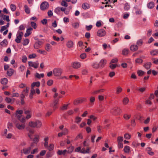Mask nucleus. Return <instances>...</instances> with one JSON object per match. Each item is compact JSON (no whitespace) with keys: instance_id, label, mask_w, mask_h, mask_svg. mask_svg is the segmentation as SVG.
<instances>
[{"instance_id":"b1692460","label":"nucleus","mask_w":158,"mask_h":158,"mask_svg":"<svg viewBox=\"0 0 158 158\" xmlns=\"http://www.w3.org/2000/svg\"><path fill=\"white\" fill-rule=\"evenodd\" d=\"M14 70L12 69H9L7 72V74L9 76H11L13 73Z\"/></svg>"},{"instance_id":"20e7f679","label":"nucleus","mask_w":158,"mask_h":158,"mask_svg":"<svg viewBox=\"0 0 158 158\" xmlns=\"http://www.w3.org/2000/svg\"><path fill=\"white\" fill-rule=\"evenodd\" d=\"M71 66L73 69H77L81 67V64L79 62L74 61L72 63Z\"/></svg>"},{"instance_id":"c03bdc74","label":"nucleus","mask_w":158,"mask_h":158,"mask_svg":"<svg viewBox=\"0 0 158 158\" xmlns=\"http://www.w3.org/2000/svg\"><path fill=\"white\" fill-rule=\"evenodd\" d=\"M10 8L11 10L12 11H15L16 9V6L13 4H11L10 5Z\"/></svg>"},{"instance_id":"a211bd4d","label":"nucleus","mask_w":158,"mask_h":158,"mask_svg":"<svg viewBox=\"0 0 158 158\" xmlns=\"http://www.w3.org/2000/svg\"><path fill=\"white\" fill-rule=\"evenodd\" d=\"M130 49L132 51H135L138 49V47L136 45H133L130 47Z\"/></svg>"},{"instance_id":"6ab92c4d","label":"nucleus","mask_w":158,"mask_h":158,"mask_svg":"<svg viewBox=\"0 0 158 158\" xmlns=\"http://www.w3.org/2000/svg\"><path fill=\"white\" fill-rule=\"evenodd\" d=\"M40 85V83L39 82L37 81L36 82H34L31 84V87L34 88V86H36L39 87Z\"/></svg>"},{"instance_id":"473e14b6","label":"nucleus","mask_w":158,"mask_h":158,"mask_svg":"<svg viewBox=\"0 0 158 158\" xmlns=\"http://www.w3.org/2000/svg\"><path fill=\"white\" fill-rule=\"evenodd\" d=\"M8 82L7 79L6 78H4L1 80V83L3 85H6L7 84Z\"/></svg>"},{"instance_id":"864d4df0","label":"nucleus","mask_w":158,"mask_h":158,"mask_svg":"<svg viewBox=\"0 0 158 158\" xmlns=\"http://www.w3.org/2000/svg\"><path fill=\"white\" fill-rule=\"evenodd\" d=\"M9 17L8 15H4L3 19L5 20H6L8 22H9L10 21Z\"/></svg>"},{"instance_id":"69168bd1","label":"nucleus","mask_w":158,"mask_h":158,"mask_svg":"<svg viewBox=\"0 0 158 158\" xmlns=\"http://www.w3.org/2000/svg\"><path fill=\"white\" fill-rule=\"evenodd\" d=\"M143 44V41L142 40H139L137 42V44L139 46H141Z\"/></svg>"},{"instance_id":"338daca9","label":"nucleus","mask_w":158,"mask_h":158,"mask_svg":"<svg viewBox=\"0 0 158 158\" xmlns=\"http://www.w3.org/2000/svg\"><path fill=\"white\" fill-rule=\"evenodd\" d=\"M86 55L85 53H84L81 54L80 56V57L82 59H84L85 58H86Z\"/></svg>"},{"instance_id":"bf43d9fd","label":"nucleus","mask_w":158,"mask_h":158,"mask_svg":"<svg viewBox=\"0 0 158 158\" xmlns=\"http://www.w3.org/2000/svg\"><path fill=\"white\" fill-rule=\"evenodd\" d=\"M144 72L142 70H139L137 72V73L139 76H142L144 74Z\"/></svg>"},{"instance_id":"680f3d73","label":"nucleus","mask_w":158,"mask_h":158,"mask_svg":"<svg viewBox=\"0 0 158 158\" xmlns=\"http://www.w3.org/2000/svg\"><path fill=\"white\" fill-rule=\"evenodd\" d=\"M88 73V71L86 69H83L82 71V74L83 75H86Z\"/></svg>"},{"instance_id":"bb28decb","label":"nucleus","mask_w":158,"mask_h":158,"mask_svg":"<svg viewBox=\"0 0 158 158\" xmlns=\"http://www.w3.org/2000/svg\"><path fill=\"white\" fill-rule=\"evenodd\" d=\"M124 151L125 153H129L130 151V147L128 146H125L124 149Z\"/></svg>"},{"instance_id":"f8f14e48","label":"nucleus","mask_w":158,"mask_h":158,"mask_svg":"<svg viewBox=\"0 0 158 158\" xmlns=\"http://www.w3.org/2000/svg\"><path fill=\"white\" fill-rule=\"evenodd\" d=\"M33 30L32 28L30 27L27 29L26 33L24 35V36L26 37L29 36L31 33V31Z\"/></svg>"},{"instance_id":"aec40b11","label":"nucleus","mask_w":158,"mask_h":158,"mask_svg":"<svg viewBox=\"0 0 158 158\" xmlns=\"http://www.w3.org/2000/svg\"><path fill=\"white\" fill-rule=\"evenodd\" d=\"M147 6L149 8L152 9L154 6V3L152 2H150L148 4Z\"/></svg>"},{"instance_id":"4468645a","label":"nucleus","mask_w":158,"mask_h":158,"mask_svg":"<svg viewBox=\"0 0 158 158\" xmlns=\"http://www.w3.org/2000/svg\"><path fill=\"white\" fill-rule=\"evenodd\" d=\"M90 149L89 147H87L86 150H85V148H83L81 151V153H89V152Z\"/></svg>"},{"instance_id":"c85d7f7f","label":"nucleus","mask_w":158,"mask_h":158,"mask_svg":"<svg viewBox=\"0 0 158 158\" xmlns=\"http://www.w3.org/2000/svg\"><path fill=\"white\" fill-rule=\"evenodd\" d=\"M104 91L103 89H100L97 90H95L92 92V94L93 95L96 94H99L100 92H102Z\"/></svg>"},{"instance_id":"f704fd0d","label":"nucleus","mask_w":158,"mask_h":158,"mask_svg":"<svg viewBox=\"0 0 158 158\" xmlns=\"http://www.w3.org/2000/svg\"><path fill=\"white\" fill-rule=\"evenodd\" d=\"M8 44V42L6 40H4L0 43V45L3 46H5Z\"/></svg>"},{"instance_id":"f257e3e1","label":"nucleus","mask_w":158,"mask_h":158,"mask_svg":"<svg viewBox=\"0 0 158 158\" xmlns=\"http://www.w3.org/2000/svg\"><path fill=\"white\" fill-rule=\"evenodd\" d=\"M62 69L59 68H55L53 70V73L54 75L56 77L60 76L62 73Z\"/></svg>"},{"instance_id":"a19ab883","label":"nucleus","mask_w":158,"mask_h":158,"mask_svg":"<svg viewBox=\"0 0 158 158\" xmlns=\"http://www.w3.org/2000/svg\"><path fill=\"white\" fill-rule=\"evenodd\" d=\"M69 104H64L62 106L60 107V109L62 110H66L68 108Z\"/></svg>"},{"instance_id":"39448f33","label":"nucleus","mask_w":158,"mask_h":158,"mask_svg":"<svg viewBox=\"0 0 158 158\" xmlns=\"http://www.w3.org/2000/svg\"><path fill=\"white\" fill-rule=\"evenodd\" d=\"M33 143H32L30 147L23 148V153L25 154H27L31 152V150L32 148V147L33 146Z\"/></svg>"},{"instance_id":"774afa93","label":"nucleus","mask_w":158,"mask_h":158,"mask_svg":"<svg viewBox=\"0 0 158 158\" xmlns=\"http://www.w3.org/2000/svg\"><path fill=\"white\" fill-rule=\"evenodd\" d=\"M27 61V57L26 56H22V61L24 63H25Z\"/></svg>"},{"instance_id":"72a5a7b5","label":"nucleus","mask_w":158,"mask_h":158,"mask_svg":"<svg viewBox=\"0 0 158 158\" xmlns=\"http://www.w3.org/2000/svg\"><path fill=\"white\" fill-rule=\"evenodd\" d=\"M92 66L93 67L96 69H97L99 68L100 67L99 64H98L97 63H94L92 64Z\"/></svg>"},{"instance_id":"2f4dec72","label":"nucleus","mask_w":158,"mask_h":158,"mask_svg":"<svg viewBox=\"0 0 158 158\" xmlns=\"http://www.w3.org/2000/svg\"><path fill=\"white\" fill-rule=\"evenodd\" d=\"M38 52L44 55H46L47 54V52L45 50H43L41 49H38L37 50Z\"/></svg>"},{"instance_id":"393cba45","label":"nucleus","mask_w":158,"mask_h":158,"mask_svg":"<svg viewBox=\"0 0 158 158\" xmlns=\"http://www.w3.org/2000/svg\"><path fill=\"white\" fill-rule=\"evenodd\" d=\"M51 48V46L49 44H46V46L45 47V49L48 52L50 51Z\"/></svg>"},{"instance_id":"6e6552de","label":"nucleus","mask_w":158,"mask_h":158,"mask_svg":"<svg viewBox=\"0 0 158 158\" xmlns=\"http://www.w3.org/2000/svg\"><path fill=\"white\" fill-rule=\"evenodd\" d=\"M15 126L19 130H22L25 128V125L24 123L20 124L19 123H15Z\"/></svg>"},{"instance_id":"a878e982","label":"nucleus","mask_w":158,"mask_h":158,"mask_svg":"<svg viewBox=\"0 0 158 158\" xmlns=\"http://www.w3.org/2000/svg\"><path fill=\"white\" fill-rule=\"evenodd\" d=\"M82 8L85 10L88 9L89 7V5L86 3L83 4L82 5Z\"/></svg>"},{"instance_id":"37998d69","label":"nucleus","mask_w":158,"mask_h":158,"mask_svg":"<svg viewBox=\"0 0 158 158\" xmlns=\"http://www.w3.org/2000/svg\"><path fill=\"white\" fill-rule=\"evenodd\" d=\"M129 50L127 49H124L122 51V54L124 55H126L128 53Z\"/></svg>"},{"instance_id":"9d476101","label":"nucleus","mask_w":158,"mask_h":158,"mask_svg":"<svg viewBox=\"0 0 158 158\" xmlns=\"http://www.w3.org/2000/svg\"><path fill=\"white\" fill-rule=\"evenodd\" d=\"M23 35V33L22 32H20L19 33V35L17 36L15 40V41L18 43H20L21 42V40L22 39V36Z\"/></svg>"},{"instance_id":"0e129e2a","label":"nucleus","mask_w":158,"mask_h":158,"mask_svg":"<svg viewBox=\"0 0 158 158\" xmlns=\"http://www.w3.org/2000/svg\"><path fill=\"white\" fill-rule=\"evenodd\" d=\"M123 139L122 137L118 136L117 138L118 142H122L123 141Z\"/></svg>"},{"instance_id":"9b49d317","label":"nucleus","mask_w":158,"mask_h":158,"mask_svg":"<svg viewBox=\"0 0 158 158\" xmlns=\"http://www.w3.org/2000/svg\"><path fill=\"white\" fill-rule=\"evenodd\" d=\"M39 64L38 63L33 62L32 61L28 62V64L29 66L32 67L35 69H37L38 67Z\"/></svg>"},{"instance_id":"c9c22d12","label":"nucleus","mask_w":158,"mask_h":158,"mask_svg":"<svg viewBox=\"0 0 158 158\" xmlns=\"http://www.w3.org/2000/svg\"><path fill=\"white\" fill-rule=\"evenodd\" d=\"M5 101L8 103H12L13 102L12 101V100L10 98L8 97H6L5 99Z\"/></svg>"},{"instance_id":"e433bc0d","label":"nucleus","mask_w":158,"mask_h":158,"mask_svg":"<svg viewBox=\"0 0 158 158\" xmlns=\"http://www.w3.org/2000/svg\"><path fill=\"white\" fill-rule=\"evenodd\" d=\"M29 89V88L26 87V89L23 90L22 92L24 93L26 96H27L28 94Z\"/></svg>"},{"instance_id":"2eb2a0df","label":"nucleus","mask_w":158,"mask_h":158,"mask_svg":"<svg viewBox=\"0 0 158 158\" xmlns=\"http://www.w3.org/2000/svg\"><path fill=\"white\" fill-rule=\"evenodd\" d=\"M35 128H40L42 126V123L40 121L36 120L35 121Z\"/></svg>"},{"instance_id":"4c0bfd02","label":"nucleus","mask_w":158,"mask_h":158,"mask_svg":"<svg viewBox=\"0 0 158 158\" xmlns=\"http://www.w3.org/2000/svg\"><path fill=\"white\" fill-rule=\"evenodd\" d=\"M60 4L62 6L65 7H67L68 6V4L65 1V0H62V1L61 2Z\"/></svg>"},{"instance_id":"f03ea898","label":"nucleus","mask_w":158,"mask_h":158,"mask_svg":"<svg viewBox=\"0 0 158 158\" xmlns=\"http://www.w3.org/2000/svg\"><path fill=\"white\" fill-rule=\"evenodd\" d=\"M121 111L120 108L118 107L113 108L110 111V113L114 115H118L121 113Z\"/></svg>"},{"instance_id":"de8ad7c7","label":"nucleus","mask_w":158,"mask_h":158,"mask_svg":"<svg viewBox=\"0 0 158 158\" xmlns=\"http://www.w3.org/2000/svg\"><path fill=\"white\" fill-rule=\"evenodd\" d=\"M143 60L140 58H137L135 60V62L136 63H142Z\"/></svg>"},{"instance_id":"412c9836","label":"nucleus","mask_w":158,"mask_h":158,"mask_svg":"<svg viewBox=\"0 0 158 158\" xmlns=\"http://www.w3.org/2000/svg\"><path fill=\"white\" fill-rule=\"evenodd\" d=\"M59 100V98H55L54 99V100L53 104H54V109L55 110L57 108L56 107V105L57 104Z\"/></svg>"},{"instance_id":"ea45409f","label":"nucleus","mask_w":158,"mask_h":158,"mask_svg":"<svg viewBox=\"0 0 158 158\" xmlns=\"http://www.w3.org/2000/svg\"><path fill=\"white\" fill-rule=\"evenodd\" d=\"M81 119L82 118L79 117H76L75 118V122L77 123H78L81 121Z\"/></svg>"},{"instance_id":"5701e85b","label":"nucleus","mask_w":158,"mask_h":158,"mask_svg":"<svg viewBox=\"0 0 158 158\" xmlns=\"http://www.w3.org/2000/svg\"><path fill=\"white\" fill-rule=\"evenodd\" d=\"M146 150L148 151V153L150 155H153L154 154V153L153 152L151 151L152 148L150 147H148L146 148Z\"/></svg>"},{"instance_id":"7c9ffc66","label":"nucleus","mask_w":158,"mask_h":158,"mask_svg":"<svg viewBox=\"0 0 158 158\" xmlns=\"http://www.w3.org/2000/svg\"><path fill=\"white\" fill-rule=\"evenodd\" d=\"M24 8L25 12L27 14H29L30 12V10L29 8L28 7L27 5H25L24 6Z\"/></svg>"},{"instance_id":"603ef678","label":"nucleus","mask_w":158,"mask_h":158,"mask_svg":"<svg viewBox=\"0 0 158 158\" xmlns=\"http://www.w3.org/2000/svg\"><path fill=\"white\" fill-rule=\"evenodd\" d=\"M48 148L49 151H51L53 150L54 148V145L52 144H51L49 146H48Z\"/></svg>"},{"instance_id":"4d7b16f0","label":"nucleus","mask_w":158,"mask_h":158,"mask_svg":"<svg viewBox=\"0 0 158 158\" xmlns=\"http://www.w3.org/2000/svg\"><path fill=\"white\" fill-rule=\"evenodd\" d=\"M72 26L75 28H76L79 27V23H75L72 24Z\"/></svg>"},{"instance_id":"dca6fc26","label":"nucleus","mask_w":158,"mask_h":158,"mask_svg":"<svg viewBox=\"0 0 158 158\" xmlns=\"http://www.w3.org/2000/svg\"><path fill=\"white\" fill-rule=\"evenodd\" d=\"M106 64V60H105L102 59L101 60L99 63V65L100 67H103Z\"/></svg>"},{"instance_id":"0eeeda50","label":"nucleus","mask_w":158,"mask_h":158,"mask_svg":"<svg viewBox=\"0 0 158 158\" xmlns=\"http://www.w3.org/2000/svg\"><path fill=\"white\" fill-rule=\"evenodd\" d=\"M43 42L42 41H38L36 42L34 44V48L36 49L40 48L42 46Z\"/></svg>"},{"instance_id":"79ce46f5","label":"nucleus","mask_w":158,"mask_h":158,"mask_svg":"<svg viewBox=\"0 0 158 158\" xmlns=\"http://www.w3.org/2000/svg\"><path fill=\"white\" fill-rule=\"evenodd\" d=\"M74 148L73 147H70L68 148V149L67 151V152L68 153H71L73 150Z\"/></svg>"},{"instance_id":"cd10ccee","label":"nucleus","mask_w":158,"mask_h":158,"mask_svg":"<svg viewBox=\"0 0 158 158\" xmlns=\"http://www.w3.org/2000/svg\"><path fill=\"white\" fill-rule=\"evenodd\" d=\"M29 127L32 128H35V121H31L28 124Z\"/></svg>"},{"instance_id":"e2e57ef3","label":"nucleus","mask_w":158,"mask_h":158,"mask_svg":"<svg viewBox=\"0 0 158 158\" xmlns=\"http://www.w3.org/2000/svg\"><path fill=\"white\" fill-rule=\"evenodd\" d=\"M118 61L117 58H115L112 59L110 62L111 63H116Z\"/></svg>"},{"instance_id":"6e6d98bb","label":"nucleus","mask_w":158,"mask_h":158,"mask_svg":"<svg viewBox=\"0 0 158 158\" xmlns=\"http://www.w3.org/2000/svg\"><path fill=\"white\" fill-rule=\"evenodd\" d=\"M53 83V81L52 80H49L47 82V84L48 86L52 85Z\"/></svg>"},{"instance_id":"a18cd8bd","label":"nucleus","mask_w":158,"mask_h":158,"mask_svg":"<svg viewBox=\"0 0 158 158\" xmlns=\"http://www.w3.org/2000/svg\"><path fill=\"white\" fill-rule=\"evenodd\" d=\"M131 135L128 133H126L124 134V137L126 139H129L131 137Z\"/></svg>"},{"instance_id":"c756f323","label":"nucleus","mask_w":158,"mask_h":158,"mask_svg":"<svg viewBox=\"0 0 158 158\" xmlns=\"http://www.w3.org/2000/svg\"><path fill=\"white\" fill-rule=\"evenodd\" d=\"M129 100L127 97L123 98V102L124 105H127L129 102Z\"/></svg>"},{"instance_id":"1a4fd4ad","label":"nucleus","mask_w":158,"mask_h":158,"mask_svg":"<svg viewBox=\"0 0 158 158\" xmlns=\"http://www.w3.org/2000/svg\"><path fill=\"white\" fill-rule=\"evenodd\" d=\"M106 32L105 31L102 29L99 30L97 32V35L99 37H102L106 35Z\"/></svg>"},{"instance_id":"f3484780","label":"nucleus","mask_w":158,"mask_h":158,"mask_svg":"<svg viewBox=\"0 0 158 158\" xmlns=\"http://www.w3.org/2000/svg\"><path fill=\"white\" fill-rule=\"evenodd\" d=\"M150 55L152 56H156L158 54V50L156 49H154L150 52Z\"/></svg>"},{"instance_id":"423d86ee","label":"nucleus","mask_w":158,"mask_h":158,"mask_svg":"<svg viewBox=\"0 0 158 158\" xmlns=\"http://www.w3.org/2000/svg\"><path fill=\"white\" fill-rule=\"evenodd\" d=\"M49 6L48 2H44L40 5V9L42 10H45L48 8Z\"/></svg>"},{"instance_id":"58836bf2","label":"nucleus","mask_w":158,"mask_h":158,"mask_svg":"<svg viewBox=\"0 0 158 158\" xmlns=\"http://www.w3.org/2000/svg\"><path fill=\"white\" fill-rule=\"evenodd\" d=\"M79 138H80L81 139H83V136L81 133H80L78 135H77L75 138L74 140H77Z\"/></svg>"},{"instance_id":"3c124183","label":"nucleus","mask_w":158,"mask_h":158,"mask_svg":"<svg viewBox=\"0 0 158 158\" xmlns=\"http://www.w3.org/2000/svg\"><path fill=\"white\" fill-rule=\"evenodd\" d=\"M152 60L153 61V62L155 64H158V59L155 58H152Z\"/></svg>"},{"instance_id":"4be33fe9","label":"nucleus","mask_w":158,"mask_h":158,"mask_svg":"<svg viewBox=\"0 0 158 158\" xmlns=\"http://www.w3.org/2000/svg\"><path fill=\"white\" fill-rule=\"evenodd\" d=\"M152 65V64L151 62H147L145 63L143 66L146 69H148L150 68L151 65Z\"/></svg>"},{"instance_id":"8fccbe9b","label":"nucleus","mask_w":158,"mask_h":158,"mask_svg":"<svg viewBox=\"0 0 158 158\" xmlns=\"http://www.w3.org/2000/svg\"><path fill=\"white\" fill-rule=\"evenodd\" d=\"M52 155L53 154L51 152H49L47 153L46 155V157L47 158H49V157H51Z\"/></svg>"},{"instance_id":"49530a36","label":"nucleus","mask_w":158,"mask_h":158,"mask_svg":"<svg viewBox=\"0 0 158 158\" xmlns=\"http://www.w3.org/2000/svg\"><path fill=\"white\" fill-rule=\"evenodd\" d=\"M29 40L27 39H26L24 40V41L23 43V45H26L28 44L29 43Z\"/></svg>"},{"instance_id":"052dcab7","label":"nucleus","mask_w":158,"mask_h":158,"mask_svg":"<svg viewBox=\"0 0 158 158\" xmlns=\"http://www.w3.org/2000/svg\"><path fill=\"white\" fill-rule=\"evenodd\" d=\"M124 8L125 10H128L129 9L130 6L127 3L125 4Z\"/></svg>"},{"instance_id":"7ed1b4c3","label":"nucleus","mask_w":158,"mask_h":158,"mask_svg":"<svg viewBox=\"0 0 158 158\" xmlns=\"http://www.w3.org/2000/svg\"><path fill=\"white\" fill-rule=\"evenodd\" d=\"M86 100V99L85 98H82L78 99H75L73 102L74 105H77L80 103H83Z\"/></svg>"},{"instance_id":"5fc2aeb1","label":"nucleus","mask_w":158,"mask_h":158,"mask_svg":"<svg viewBox=\"0 0 158 158\" xmlns=\"http://www.w3.org/2000/svg\"><path fill=\"white\" fill-rule=\"evenodd\" d=\"M38 149L37 148H36L33 150L32 151H31V153L32 154H34L35 153H38Z\"/></svg>"},{"instance_id":"09e8293b","label":"nucleus","mask_w":158,"mask_h":158,"mask_svg":"<svg viewBox=\"0 0 158 158\" xmlns=\"http://www.w3.org/2000/svg\"><path fill=\"white\" fill-rule=\"evenodd\" d=\"M122 91V89L121 87L119 86L116 89V93L117 94H119Z\"/></svg>"},{"instance_id":"ddd939ff","label":"nucleus","mask_w":158,"mask_h":158,"mask_svg":"<svg viewBox=\"0 0 158 158\" xmlns=\"http://www.w3.org/2000/svg\"><path fill=\"white\" fill-rule=\"evenodd\" d=\"M66 45L69 48H72L73 47V43L72 41L69 40L67 42Z\"/></svg>"},{"instance_id":"13d9d810","label":"nucleus","mask_w":158,"mask_h":158,"mask_svg":"<svg viewBox=\"0 0 158 158\" xmlns=\"http://www.w3.org/2000/svg\"><path fill=\"white\" fill-rule=\"evenodd\" d=\"M31 26L33 27V28L35 29L37 27L36 23L34 22H31Z\"/></svg>"}]
</instances>
